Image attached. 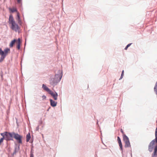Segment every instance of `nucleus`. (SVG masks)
Masks as SVG:
<instances>
[{"label":"nucleus","instance_id":"a211bd4d","mask_svg":"<svg viewBox=\"0 0 157 157\" xmlns=\"http://www.w3.org/2000/svg\"><path fill=\"white\" fill-rule=\"evenodd\" d=\"M121 132L122 133V134H123V138H124V136H126V135L124 133V132L123 130V129H121Z\"/></svg>","mask_w":157,"mask_h":157},{"label":"nucleus","instance_id":"20e7f679","mask_svg":"<svg viewBox=\"0 0 157 157\" xmlns=\"http://www.w3.org/2000/svg\"><path fill=\"white\" fill-rule=\"evenodd\" d=\"M10 52V50H4V51L0 50V55L1 56L0 58V62L3 61L6 56Z\"/></svg>","mask_w":157,"mask_h":157},{"label":"nucleus","instance_id":"412c9836","mask_svg":"<svg viewBox=\"0 0 157 157\" xmlns=\"http://www.w3.org/2000/svg\"><path fill=\"white\" fill-rule=\"evenodd\" d=\"M30 157H34L33 154L32 152H31L30 154Z\"/></svg>","mask_w":157,"mask_h":157},{"label":"nucleus","instance_id":"39448f33","mask_svg":"<svg viewBox=\"0 0 157 157\" xmlns=\"http://www.w3.org/2000/svg\"><path fill=\"white\" fill-rule=\"evenodd\" d=\"M13 136L14 138L17 140L18 143L22 144V141L21 139L22 138V136H20L18 134L13 132Z\"/></svg>","mask_w":157,"mask_h":157},{"label":"nucleus","instance_id":"2eb2a0df","mask_svg":"<svg viewBox=\"0 0 157 157\" xmlns=\"http://www.w3.org/2000/svg\"><path fill=\"white\" fill-rule=\"evenodd\" d=\"M42 87L48 93L49 92V91L51 90L47 86H46V85L44 84H43Z\"/></svg>","mask_w":157,"mask_h":157},{"label":"nucleus","instance_id":"6e6552de","mask_svg":"<svg viewBox=\"0 0 157 157\" xmlns=\"http://www.w3.org/2000/svg\"><path fill=\"white\" fill-rule=\"evenodd\" d=\"M48 93L53 97L55 100H57L58 94L56 92H53L51 90L50 91H49V92H48Z\"/></svg>","mask_w":157,"mask_h":157},{"label":"nucleus","instance_id":"6ab92c4d","mask_svg":"<svg viewBox=\"0 0 157 157\" xmlns=\"http://www.w3.org/2000/svg\"><path fill=\"white\" fill-rule=\"evenodd\" d=\"M3 138H1L0 139V145L3 142Z\"/></svg>","mask_w":157,"mask_h":157},{"label":"nucleus","instance_id":"7ed1b4c3","mask_svg":"<svg viewBox=\"0 0 157 157\" xmlns=\"http://www.w3.org/2000/svg\"><path fill=\"white\" fill-rule=\"evenodd\" d=\"M1 135L2 136V138L3 140H11V138L13 136V133H11L6 132L3 133H1Z\"/></svg>","mask_w":157,"mask_h":157},{"label":"nucleus","instance_id":"a878e982","mask_svg":"<svg viewBox=\"0 0 157 157\" xmlns=\"http://www.w3.org/2000/svg\"><path fill=\"white\" fill-rule=\"evenodd\" d=\"M0 49H1V48H0Z\"/></svg>","mask_w":157,"mask_h":157},{"label":"nucleus","instance_id":"f8f14e48","mask_svg":"<svg viewBox=\"0 0 157 157\" xmlns=\"http://www.w3.org/2000/svg\"><path fill=\"white\" fill-rule=\"evenodd\" d=\"M9 10L10 12L11 13H13L15 12H17V9L15 8H9Z\"/></svg>","mask_w":157,"mask_h":157},{"label":"nucleus","instance_id":"f257e3e1","mask_svg":"<svg viewBox=\"0 0 157 157\" xmlns=\"http://www.w3.org/2000/svg\"><path fill=\"white\" fill-rule=\"evenodd\" d=\"M8 22L9 24L11 25V29L15 32H17L20 29V28L18 24L16 23L12 14H10L9 16Z\"/></svg>","mask_w":157,"mask_h":157},{"label":"nucleus","instance_id":"5701e85b","mask_svg":"<svg viewBox=\"0 0 157 157\" xmlns=\"http://www.w3.org/2000/svg\"><path fill=\"white\" fill-rule=\"evenodd\" d=\"M124 71L123 70L122 71V74H121V75H124Z\"/></svg>","mask_w":157,"mask_h":157},{"label":"nucleus","instance_id":"1a4fd4ad","mask_svg":"<svg viewBox=\"0 0 157 157\" xmlns=\"http://www.w3.org/2000/svg\"><path fill=\"white\" fill-rule=\"evenodd\" d=\"M16 41L17 39H14L11 41L9 45L10 48H12L13 47L15 44H16Z\"/></svg>","mask_w":157,"mask_h":157},{"label":"nucleus","instance_id":"b1692460","mask_svg":"<svg viewBox=\"0 0 157 157\" xmlns=\"http://www.w3.org/2000/svg\"><path fill=\"white\" fill-rule=\"evenodd\" d=\"M123 75H121L120 79H121L123 78Z\"/></svg>","mask_w":157,"mask_h":157},{"label":"nucleus","instance_id":"f03ea898","mask_svg":"<svg viewBox=\"0 0 157 157\" xmlns=\"http://www.w3.org/2000/svg\"><path fill=\"white\" fill-rule=\"evenodd\" d=\"M62 76L58 75H55L54 78H52L50 80V84L52 85L56 84L60 80Z\"/></svg>","mask_w":157,"mask_h":157},{"label":"nucleus","instance_id":"9d476101","mask_svg":"<svg viewBox=\"0 0 157 157\" xmlns=\"http://www.w3.org/2000/svg\"><path fill=\"white\" fill-rule=\"evenodd\" d=\"M117 141L119 143L120 147L121 150H122V144L120 138L119 137H117Z\"/></svg>","mask_w":157,"mask_h":157},{"label":"nucleus","instance_id":"4be33fe9","mask_svg":"<svg viewBox=\"0 0 157 157\" xmlns=\"http://www.w3.org/2000/svg\"><path fill=\"white\" fill-rule=\"evenodd\" d=\"M42 98L43 99H45L46 98V97L44 95L42 96Z\"/></svg>","mask_w":157,"mask_h":157},{"label":"nucleus","instance_id":"9b49d317","mask_svg":"<svg viewBox=\"0 0 157 157\" xmlns=\"http://www.w3.org/2000/svg\"><path fill=\"white\" fill-rule=\"evenodd\" d=\"M17 19L18 21V23L20 24H21V20L20 17L19 15V13H17Z\"/></svg>","mask_w":157,"mask_h":157},{"label":"nucleus","instance_id":"ddd939ff","mask_svg":"<svg viewBox=\"0 0 157 157\" xmlns=\"http://www.w3.org/2000/svg\"><path fill=\"white\" fill-rule=\"evenodd\" d=\"M51 105L52 106L55 107L56 106L57 102L54 101L52 99H50Z\"/></svg>","mask_w":157,"mask_h":157},{"label":"nucleus","instance_id":"423d86ee","mask_svg":"<svg viewBox=\"0 0 157 157\" xmlns=\"http://www.w3.org/2000/svg\"><path fill=\"white\" fill-rule=\"evenodd\" d=\"M123 138V140L125 143L124 147H130V144L129 138L126 136H124Z\"/></svg>","mask_w":157,"mask_h":157},{"label":"nucleus","instance_id":"f3484780","mask_svg":"<svg viewBox=\"0 0 157 157\" xmlns=\"http://www.w3.org/2000/svg\"><path fill=\"white\" fill-rule=\"evenodd\" d=\"M132 43H129L127 44L126 46L125 47L124 49H127L128 47L130 46L132 44Z\"/></svg>","mask_w":157,"mask_h":157},{"label":"nucleus","instance_id":"4468645a","mask_svg":"<svg viewBox=\"0 0 157 157\" xmlns=\"http://www.w3.org/2000/svg\"><path fill=\"white\" fill-rule=\"evenodd\" d=\"M152 157H157V149L156 148L154 149V151L152 155Z\"/></svg>","mask_w":157,"mask_h":157},{"label":"nucleus","instance_id":"dca6fc26","mask_svg":"<svg viewBox=\"0 0 157 157\" xmlns=\"http://www.w3.org/2000/svg\"><path fill=\"white\" fill-rule=\"evenodd\" d=\"M30 138H31V136H30V134L29 133L26 135V141L27 142L29 141Z\"/></svg>","mask_w":157,"mask_h":157},{"label":"nucleus","instance_id":"393cba45","mask_svg":"<svg viewBox=\"0 0 157 157\" xmlns=\"http://www.w3.org/2000/svg\"><path fill=\"white\" fill-rule=\"evenodd\" d=\"M5 49H10V48H6Z\"/></svg>","mask_w":157,"mask_h":157},{"label":"nucleus","instance_id":"0eeeda50","mask_svg":"<svg viewBox=\"0 0 157 157\" xmlns=\"http://www.w3.org/2000/svg\"><path fill=\"white\" fill-rule=\"evenodd\" d=\"M21 43L22 40L20 38H19L17 39L16 44L17 49H21Z\"/></svg>","mask_w":157,"mask_h":157},{"label":"nucleus","instance_id":"aec40b11","mask_svg":"<svg viewBox=\"0 0 157 157\" xmlns=\"http://www.w3.org/2000/svg\"><path fill=\"white\" fill-rule=\"evenodd\" d=\"M22 0H17V3L19 4H21V3Z\"/></svg>","mask_w":157,"mask_h":157}]
</instances>
